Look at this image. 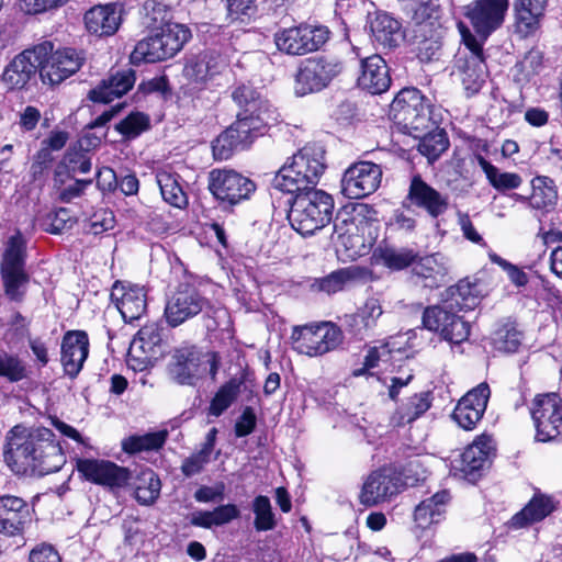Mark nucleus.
I'll return each mask as SVG.
<instances>
[{"label":"nucleus","instance_id":"obj_1","mask_svg":"<svg viewBox=\"0 0 562 562\" xmlns=\"http://www.w3.org/2000/svg\"><path fill=\"white\" fill-rule=\"evenodd\" d=\"M4 459L16 474L38 476L59 471L66 462L54 432L45 427H13Z\"/></svg>","mask_w":562,"mask_h":562},{"label":"nucleus","instance_id":"obj_2","mask_svg":"<svg viewBox=\"0 0 562 562\" xmlns=\"http://www.w3.org/2000/svg\"><path fill=\"white\" fill-rule=\"evenodd\" d=\"M326 168L325 150L318 144H306L284 164L273 178V188L285 193L316 190Z\"/></svg>","mask_w":562,"mask_h":562},{"label":"nucleus","instance_id":"obj_3","mask_svg":"<svg viewBox=\"0 0 562 562\" xmlns=\"http://www.w3.org/2000/svg\"><path fill=\"white\" fill-rule=\"evenodd\" d=\"M291 194L294 198L288 218L292 228L299 234L313 235L331 221L334 201L326 192L310 190Z\"/></svg>","mask_w":562,"mask_h":562},{"label":"nucleus","instance_id":"obj_4","mask_svg":"<svg viewBox=\"0 0 562 562\" xmlns=\"http://www.w3.org/2000/svg\"><path fill=\"white\" fill-rule=\"evenodd\" d=\"M218 357L215 352H202L195 347L176 350L169 364L171 378L181 385H195L207 374L215 379L218 371Z\"/></svg>","mask_w":562,"mask_h":562},{"label":"nucleus","instance_id":"obj_5","mask_svg":"<svg viewBox=\"0 0 562 562\" xmlns=\"http://www.w3.org/2000/svg\"><path fill=\"white\" fill-rule=\"evenodd\" d=\"M291 339L296 352L307 357H319L342 342V333L335 324L324 322L295 326Z\"/></svg>","mask_w":562,"mask_h":562},{"label":"nucleus","instance_id":"obj_6","mask_svg":"<svg viewBox=\"0 0 562 562\" xmlns=\"http://www.w3.org/2000/svg\"><path fill=\"white\" fill-rule=\"evenodd\" d=\"M342 70V64L335 57L321 56L305 59L295 76L294 91L297 95L317 92Z\"/></svg>","mask_w":562,"mask_h":562},{"label":"nucleus","instance_id":"obj_7","mask_svg":"<svg viewBox=\"0 0 562 562\" xmlns=\"http://www.w3.org/2000/svg\"><path fill=\"white\" fill-rule=\"evenodd\" d=\"M530 414L538 441L550 442L562 436V398L557 393L537 395Z\"/></svg>","mask_w":562,"mask_h":562},{"label":"nucleus","instance_id":"obj_8","mask_svg":"<svg viewBox=\"0 0 562 562\" xmlns=\"http://www.w3.org/2000/svg\"><path fill=\"white\" fill-rule=\"evenodd\" d=\"M325 26L301 24L278 31L274 34L277 48L291 56H301L319 49L328 40Z\"/></svg>","mask_w":562,"mask_h":562},{"label":"nucleus","instance_id":"obj_9","mask_svg":"<svg viewBox=\"0 0 562 562\" xmlns=\"http://www.w3.org/2000/svg\"><path fill=\"white\" fill-rule=\"evenodd\" d=\"M393 119L413 131H424L429 127L430 104L419 90L406 88L401 90L391 103Z\"/></svg>","mask_w":562,"mask_h":562},{"label":"nucleus","instance_id":"obj_10","mask_svg":"<svg viewBox=\"0 0 562 562\" xmlns=\"http://www.w3.org/2000/svg\"><path fill=\"white\" fill-rule=\"evenodd\" d=\"M37 46H45L46 48L45 56L40 58L41 65L38 67L43 83L59 85L82 66L85 59L82 54L72 48L53 52V45L48 42Z\"/></svg>","mask_w":562,"mask_h":562},{"label":"nucleus","instance_id":"obj_11","mask_svg":"<svg viewBox=\"0 0 562 562\" xmlns=\"http://www.w3.org/2000/svg\"><path fill=\"white\" fill-rule=\"evenodd\" d=\"M255 189L249 178L235 170L214 169L209 173V190L221 202L235 205L248 199Z\"/></svg>","mask_w":562,"mask_h":562},{"label":"nucleus","instance_id":"obj_12","mask_svg":"<svg viewBox=\"0 0 562 562\" xmlns=\"http://www.w3.org/2000/svg\"><path fill=\"white\" fill-rule=\"evenodd\" d=\"M508 8V0H473L463 8V14L475 33L485 41L502 26Z\"/></svg>","mask_w":562,"mask_h":562},{"label":"nucleus","instance_id":"obj_13","mask_svg":"<svg viewBox=\"0 0 562 562\" xmlns=\"http://www.w3.org/2000/svg\"><path fill=\"white\" fill-rule=\"evenodd\" d=\"M76 469L86 481L109 488L123 487L131 479L127 468L104 459H77Z\"/></svg>","mask_w":562,"mask_h":562},{"label":"nucleus","instance_id":"obj_14","mask_svg":"<svg viewBox=\"0 0 562 562\" xmlns=\"http://www.w3.org/2000/svg\"><path fill=\"white\" fill-rule=\"evenodd\" d=\"M382 169L371 161L351 165L341 179V193L348 199H361L373 193L381 183Z\"/></svg>","mask_w":562,"mask_h":562},{"label":"nucleus","instance_id":"obj_15","mask_svg":"<svg viewBox=\"0 0 562 562\" xmlns=\"http://www.w3.org/2000/svg\"><path fill=\"white\" fill-rule=\"evenodd\" d=\"M233 101L239 106L237 120H244L247 125L260 121V133L265 134L273 111L268 101L254 87L241 83L232 92Z\"/></svg>","mask_w":562,"mask_h":562},{"label":"nucleus","instance_id":"obj_16","mask_svg":"<svg viewBox=\"0 0 562 562\" xmlns=\"http://www.w3.org/2000/svg\"><path fill=\"white\" fill-rule=\"evenodd\" d=\"M401 480L391 469L372 471L363 481L359 502L366 507L390 502L401 492Z\"/></svg>","mask_w":562,"mask_h":562},{"label":"nucleus","instance_id":"obj_17","mask_svg":"<svg viewBox=\"0 0 562 562\" xmlns=\"http://www.w3.org/2000/svg\"><path fill=\"white\" fill-rule=\"evenodd\" d=\"M260 121L251 122L247 125L244 120H236L227 127L212 145L215 159L226 160L238 148H245L257 137L263 135L260 133Z\"/></svg>","mask_w":562,"mask_h":562},{"label":"nucleus","instance_id":"obj_18","mask_svg":"<svg viewBox=\"0 0 562 562\" xmlns=\"http://www.w3.org/2000/svg\"><path fill=\"white\" fill-rule=\"evenodd\" d=\"M207 305L209 301L194 288L180 286L166 304V321L176 327L201 313Z\"/></svg>","mask_w":562,"mask_h":562},{"label":"nucleus","instance_id":"obj_19","mask_svg":"<svg viewBox=\"0 0 562 562\" xmlns=\"http://www.w3.org/2000/svg\"><path fill=\"white\" fill-rule=\"evenodd\" d=\"M33 510L21 497L0 496V533L8 537L22 536L31 526Z\"/></svg>","mask_w":562,"mask_h":562},{"label":"nucleus","instance_id":"obj_20","mask_svg":"<svg viewBox=\"0 0 562 562\" xmlns=\"http://www.w3.org/2000/svg\"><path fill=\"white\" fill-rule=\"evenodd\" d=\"M46 54L45 46H34L25 49L5 67L2 81L10 90L24 88L36 74L41 65L40 58Z\"/></svg>","mask_w":562,"mask_h":562},{"label":"nucleus","instance_id":"obj_21","mask_svg":"<svg viewBox=\"0 0 562 562\" xmlns=\"http://www.w3.org/2000/svg\"><path fill=\"white\" fill-rule=\"evenodd\" d=\"M491 390L487 383L483 382L476 387L470 390L458 402L452 418L465 430H472L482 419L486 411Z\"/></svg>","mask_w":562,"mask_h":562},{"label":"nucleus","instance_id":"obj_22","mask_svg":"<svg viewBox=\"0 0 562 562\" xmlns=\"http://www.w3.org/2000/svg\"><path fill=\"white\" fill-rule=\"evenodd\" d=\"M227 68L226 60L215 53H203L187 61L183 77L194 88H205Z\"/></svg>","mask_w":562,"mask_h":562},{"label":"nucleus","instance_id":"obj_23","mask_svg":"<svg viewBox=\"0 0 562 562\" xmlns=\"http://www.w3.org/2000/svg\"><path fill=\"white\" fill-rule=\"evenodd\" d=\"M111 299L126 323L140 318L147 308L146 291L137 284L116 282Z\"/></svg>","mask_w":562,"mask_h":562},{"label":"nucleus","instance_id":"obj_24","mask_svg":"<svg viewBox=\"0 0 562 562\" xmlns=\"http://www.w3.org/2000/svg\"><path fill=\"white\" fill-rule=\"evenodd\" d=\"M406 201L425 210L434 218L442 215L449 205L448 196L429 186L418 175L411 180Z\"/></svg>","mask_w":562,"mask_h":562},{"label":"nucleus","instance_id":"obj_25","mask_svg":"<svg viewBox=\"0 0 562 562\" xmlns=\"http://www.w3.org/2000/svg\"><path fill=\"white\" fill-rule=\"evenodd\" d=\"M89 355V338L82 330H71L65 334L61 342V364L70 378L81 371Z\"/></svg>","mask_w":562,"mask_h":562},{"label":"nucleus","instance_id":"obj_26","mask_svg":"<svg viewBox=\"0 0 562 562\" xmlns=\"http://www.w3.org/2000/svg\"><path fill=\"white\" fill-rule=\"evenodd\" d=\"M368 24L372 41L382 48H395L404 40L401 22L386 12L369 14Z\"/></svg>","mask_w":562,"mask_h":562},{"label":"nucleus","instance_id":"obj_27","mask_svg":"<svg viewBox=\"0 0 562 562\" xmlns=\"http://www.w3.org/2000/svg\"><path fill=\"white\" fill-rule=\"evenodd\" d=\"M85 25L89 33L98 36L113 35L122 21V9L116 3L94 5L85 13Z\"/></svg>","mask_w":562,"mask_h":562},{"label":"nucleus","instance_id":"obj_28","mask_svg":"<svg viewBox=\"0 0 562 562\" xmlns=\"http://www.w3.org/2000/svg\"><path fill=\"white\" fill-rule=\"evenodd\" d=\"M441 32L437 19L416 21L414 45L420 61H431L441 48Z\"/></svg>","mask_w":562,"mask_h":562},{"label":"nucleus","instance_id":"obj_29","mask_svg":"<svg viewBox=\"0 0 562 562\" xmlns=\"http://www.w3.org/2000/svg\"><path fill=\"white\" fill-rule=\"evenodd\" d=\"M391 78L385 60L380 55L369 56L361 61L358 86L372 93L380 94L390 87Z\"/></svg>","mask_w":562,"mask_h":562},{"label":"nucleus","instance_id":"obj_30","mask_svg":"<svg viewBox=\"0 0 562 562\" xmlns=\"http://www.w3.org/2000/svg\"><path fill=\"white\" fill-rule=\"evenodd\" d=\"M135 80L136 77L133 69L117 70L92 89L89 92V99L100 103L112 102L115 98L127 93L135 85Z\"/></svg>","mask_w":562,"mask_h":562},{"label":"nucleus","instance_id":"obj_31","mask_svg":"<svg viewBox=\"0 0 562 562\" xmlns=\"http://www.w3.org/2000/svg\"><path fill=\"white\" fill-rule=\"evenodd\" d=\"M555 509V503L549 495L536 493L526 506L509 520L510 528L520 529L543 520Z\"/></svg>","mask_w":562,"mask_h":562},{"label":"nucleus","instance_id":"obj_32","mask_svg":"<svg viewBox=\"0 0 562 562\" xmlns=\"http://www.w3.org/2000/svg\"><path fill=\"white\" fill-rule=\"evenodd\" d=\"M367 223L363 216L359 214H339L334 221V236L336 243L342 245L346 249H358L364 246V239L359 234Z\"/></svg>","mask_w":562,"mask_h":562},{"label":"nucleus","instance_id":"obj_33","mask_svg":"<svg viewBox=\"0 0 562 562\" xmlns=\"http://www.w3.org/2000/svg\"><path fill=\"white\" fill-rule=\"evenodd\" d=\"M547 3L548 0H515V27L521 37H527L539 29Z\"/></svg>","mask_w":562,"mask_h":562},{"label":"nucleus","instance_id":"obj_34","mask_svg":"<svg viewBox=\"0 0 562 562\" xmlns=\"http://www.w3.org/2000/svg\"><path fill=\"white\" fill-rule=\"evenodd\" d=\"M413 273L424 280V286L438 288L447 282V261L440 254L422 257L413 265Z\"/></svg>","mask_w":562,"mask_h":562},{"label":"nucleus","instance_id":"obj_35","mask_svg":"<svg viewBox=\"0 0 562 562\" xmlns=\"http://www.w3.org/2000/svg\"><path fill=\"white\" fill-rule=\"evenodd\" d=\"M450 495L447 491H440L420 502L414 512V520L422 529H426L443 519Z\"/></svg>","mask_w":562,"mask_h":562},{"label":"nucleus","instance_id":"obj_36","mask_svg":"<svg viewBox=\"0 0 562 562\" xmlns=\"http://www.w3.org/2000/svg\"><path fill=\"white\" fill-rule=\"evenodd\" d=\"M431 406L430 392H420L407 397L390 418V423L394 427H402L411 424L422 415H424Z\"/></svg>","mask_w":562,"mask_h":562},{"label":"nucleus","instance_id":"obj_37","mask_svg":"<svg viewBox=\"0 0 562 562\" xmlns=\"http://www.w3.org/2000/svg\"><path fill=\"white\" fill-rule=\"evenodd\" d=\"M180 179V176L169 168H162L156 173V182L164 201L171 206L184 209L189 201Z\"/></svg>","mask_w":562,"mask_h":562},{"label":"nucleus","instance_id":"obj_38","mask_svg":"<svg viewBox=\"0 0 562 562\" xmlns=\"http://www.w3.org/2000/svg\"><path fill=\"white\" fill-rule=\"evenodd\" d=\"M382 313L380 301L375 297H369L355 314L346 315L345 319L355 335H362L376 325V321Z\"/></svg>","mask_w":562,"mask_h":562},{"label":"nucleus","instance_id":"obj_39","mask_svg":"<svg viewBox=\"0 0 562 562\" xmlns=\"http://www.w3.org/2000/svg\"><path fill=\"white\" fill-rule=\"evenodd\" d=\"M461 82L468 97L476 94L485 83L487 68L485 59L477 55L465 57L460 66Z\"/></svg>","mask_w":562,"mask_h":562},{"label":"nucleus","instance_id":"obj_40","mask_svg":"<svg viewBox=\"0 0 562 562\" xmlns=\"http://www.w3.org/2000/svg\"><path fill=\"white\" fill-rule=\"evenodd\" d=\"M240 515L238 507L234 504L217 506L213 510H198L191 515L190 522L195 527L211 529L213 527L229 524Z\"/></svg>","mask_w":562,"mask_h":562},{"label":"nucleus","instance_id":"obj_41","mask_svg":"<svg viewBox=\"0 0 562 562\" xmlns=\"http://www.w3.org/2000/svg\"><path fill=\"white\" fill-rule=\"evenodd\" d=\"M492 450L491 439L481 437L473 441L461 454V471L470 475L482 470L487 461Z\"/></svg>","mask_w":562,"mask_h":562},{"label":"nucleus","instance_id":"obj_42","mask_svg":"<svg viewBox=\"0 0 562 562\" xmlns=\"http://www.w3.org/2000/svg\"><path fill=\"white\" fill-rule=\"evenodd\" d=\"M26 240L20 232L10 236L3 245L0 271L25 270Z\"/></svg>","mask_w":562,"mask_h":562},{"label":"nucleus","instance_id":"obj_43","mask_svg":"<svg viewBox=\"0 0 562 562\" xmlns=\"http://www.w3.org/2000/svg\"><path fill=\"white\" fill-rule=\"evenodd\" d=\"M480 303V291L475 284L468 280H461L449 290V299L446 304L451 311H471Z\"/></svg>","mask_w":562,"mask_h":562},{"label":"nucleus","instance_id":"obj_44","mask_svg":"<svg viewBox=\"0 0 562 562\" xmlns=\"http://www.w3.org/2000/svg\"><path fill=\"white\" fill-rule=\"evenodd\" d=\"M479 166L484 171L488 183L497 191L514 190L521 186L522 178L515 172H502L496 166L487 161L483 156L476 157Z\"/></svg>","mask_w":562,"mask_h":562},{"label":"nucleus","instance_id":"obj_45","mask_svg":"<svg viewBox=\"0 0 562 562\" xmlns=\"http://www.w3.org/2000/svg\"><path fill=\"white\" fill-rule=\"evenodd\" d=\"M161 340L160 331L157 325L148 324L143 326L131 342L128 355L139 353L144 359H150L155 355V348Z\"/></svg>","mask_w":562,"mask_h":562},{"label":"nucleus","instance_id":"obj_46","mask_svg":"<svg viewBox=\"0 0 562 562\" xmlns=\"http://www.w3.org/2000/svg\"><path fill=\"white\" fill-rule=\"evenodd\" d=\"M168 432L160 430L145 435H133L122 440V450L128 454H135L143 451H156L160 449L166 440Z\"/></svg>","mask_w":562,"mask_h":562},{"label":"nucleus","instance_id":"obj_47","mask_svg":"<svg viewBox=\"0 0 562 562\" xmlns=\"http://www.w3.org/2000/svg\"><path fill=\"white\" fill-rule=\"evenodd\" d=\"M532 193L529 198L533 209H546L555 203L558 191L554 181L546 176H537L531 180Z\"/></svg>","mask_w":562,"mask_h":562},{"label":"nucleus","instance_id":"obj_48","mask_svg":"<svg viewBox=\"0 0 562 562\" xmlns=\"http://www.w3.org/2000/svg\"><path fill=\"white\" fill-rule=\"evenodd\" d=\"M161 482L150 469L139 473L136 480L135 497L142 505L154 504L160 495Z\"/></svg>","mask_w":562,"mask_h":562},{"label":"nucleus","instance_id":"obj_49","mask_svg":"<svg viewBox=\"0 0 562 562\" xmlns=\"http://www.w3.org/2000/svg\"><path fill=\"white\" fill-rule=\"evenodd\" d=\"M359 277V271L355 267H348L333 271L328 276L315 281L313 286L327 294L337 293L344 290L348 284Z\"/></svg>","mask_w":562,"mask_h":562},{"label":"nucleus","instance_id":"obj_50","mask_svg":"<svg viewBox=\"0 0 562 562\" xmlns=\"http://www.w3.org/2000/svg\"><path fill=\"white\" fill-rule=\"evenodd\" d=\"M143 25L150 32L158 31L171 22V12L168 7L159 0H147L143 4Z\"/></svg>","mask_w":562,"mask_h":562},{"label":"nucleus","instance_id":"obj_51","mask_svg":"<svg viewBox=\"0 0 562 562\" xmlns=\"http://www.w3.org/2000/svg\"><path fill=\"white\" fill-rule=\"evenodd\" d=\"M375 258L385 267L393 270H402L409 265H414L417 254L412 249L392 247H379L374 251Z\"/></svg>","mask_w":562,"mask_h":562},{"label":"nucleus","instance_id":"obj_52","mask_svg":"<svg viewBox=\"0 0 562 562\" xmlns=\"http://www.w3.org/2000/svg\"><path fill=\"white\" fill-rule=\"evenodd\" d=\"M29 367L16 353L0 351V376L11 383L29 378Z\"/></svg>","mask_w":562,"mask_h":562},{"label":"nucleus","instance_id":"obj_53","mask_svg":"<svg viewBox=\"0 0 562 562\" xmlns=\"http://www.w3.org/2000/svg\"><path fill=\"white\" fill-rule=\"evenodd\" d=\"M154 32L160 37L172 57L183 47L184 43L188 42L191 36L189 29L173 22Z\"/></svg>","mask_w":562,"mask_h":562},{"label":"nucleus","instance_id":"obj_54","mask_svg":"<svg viewBox=\"0 0 562 562\" xmlns=\"http://www.w3.org/2000/svg\"><path fill=\"white\" fill-rule=\"evenodd\" d=\"M5 295L14 302L24 299L30 277L25 270L0 271Z\"/></svg>","mask_w":562,"mask_h":562},{"label":"nucleus","instance_id":"obj_55","mask_svg":"<svg viewBox=\"0 0 562 562\" xmlns=\"http://www.w3.org/2000/svg\"><path fill=\"white\" fill-rule=\"evenodd\" d=\"M252 512L255 514L254 526L257 531H269L276 528L277 518L269 497L265 495L255 497Z\"/></svg>","mask_w":562,"mask_h":562},{"label":"nucleus","instance_id":"obj_56","mask_svg":"<svg viewBox=\"0 0 562 562\" xmlns=\"http://www.w3.org/2000/svg\"><path fill=\"white\" fill-rule=\"evenodd\" d=\"M520 333L512 323L501 325L492 336L494 348L502 352H515L520 345Z\"/></svg>","mask_w":562,"mask_h":562},{"label":"nucleus","instance_id":"obj_57","mask_svg":"<svg viewBox=\"0 0 562 562\" xmlns=\"http://www.w3.org/2000/svg\"><path fill=\"white\" fill-rule=\"evenodd\" d=\"M239 387L240 383L235 379L222 385L211 401L209 413L215 417L222 415L237 397Z\"/></svg>","mask_w":562,"mask_h":562},{"label":"nucleus","instance_id":"obj_58","mask_svg":"<svg viewBox=\"0 0 562 562\" xmlns=\"http://www.w3.org/2000/svg\"><path fill=\"white\" fill-rule=\"evenodd\" d=\"M149 126L148 115L142 112H132L115 125V130L125 138L133 139L147 131Z\"/></svg>","mask_w":562,"mask_h":562},{"label":"nucleus","instance_id":"obj_59","mask_svg":"<svg viewBox=\"0 0 562 562\" xmlns=\"http://www.w3.org/2000/svg\"><path fill=\"white\" fill-rule=\"evenodd\" d=\"M392 360V349L389 344H381L379 346L371 347L366 355L363 366L355 369L353 376H361L369 373L371 369L380 366V363H390Z\"/></svg>","mask_w":562,"mask_h":562},{"label":"nucleus","instance_id":"obj_60","mask_svg":"<svg viewBox=\"0 0 562 562\" xmlns=\"http://www.w3.org/2000/svg\"><path fill=\"white\" fill-rule=\"evenodd\" d=\"M470 323L450 310L447 327L442 328V338L452 344H461L470 336Z\"/></svg>","mask_w":562,"mask_h":562},{"label":"nucleus","instance_id":"obj_61","mask_svg":"<svg viewBox=\"0 0 562 562\" xmlns=\"http://www.w3.org/2000/svg\"><path fill=\"white\" fill-rule=\"evenodd\" d=\"M401 4L413 11L415 21L438 19L440 4L438 0H397Z\"/></svg>","mask_w":562,"mask_h":562},{"label":"nucleus","instance_id":"obj_62","mask_svg":"<svg viewBox=\"0 0 562 562\" xmlns=\"http://www.w3.org/2000/svg\"><path fill=\"white\" fill-rule=\"evenodd\" d=\"M450 308L445 306L434 305L425 308L423 313L424 328L437 333L442 337V328L447 327L449 321Z\"/></svg>","mask_w":562,"mask_h":562},{"label":"nucleus","instance_id":"obj_63","mask_svg":"<svg viewBox=\"0 0 562 562\" xmlns=\"http://www.w3.org/2000/svg\"><path fill=\"white\" fill-rule=\"evenodd\" d=\"M543 56L538 49L529 50L525 57L516 65L517 74L515 78L517 81H529L532 76L539 72L542 67Z\"/></svg>","mask_w":562,"mask_h":562},{"label":"nucleus","instance_id":"obj_64","mask_svg":"<svg viewBox=\"0 0 562 562\" xmlns=\"http://www.w3.org/2000/svg\"><path fill=\"white\" fill-rule=\"evenodd\" d=\"M448 145L449 140L447 135L441 130L427 134L420 142L418 149L429 159H436L448 148Z\"/></svg>","mask_w":562,"mask_h":562}]
</instances>
